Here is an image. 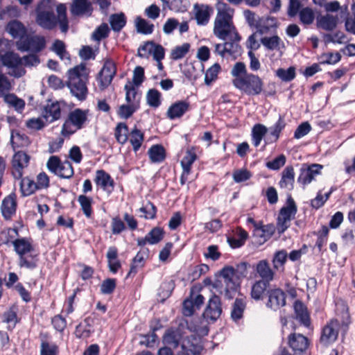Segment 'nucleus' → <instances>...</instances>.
Returning a JSON list of instances; mask_svg holds the SVG:
<instances>
[{"label": "nucleus", "mask_w": 355, "mask_h": 355, "mask_svg": "<svg viewBox=\"0 0 355 355\" xmlns=\"http://www.w3.org/2000/svg\"><path fill=\"white\" fill-rule=\"evenodd\" d=\"M65 4L55 5L53 0H42L36 8V22L45 29L53 28L58 21L62 32L68 30Z\"/></svg>", "instance_id": "nucleus-1"}, {"label": "nucleus", "mask_w": 355, "mask_h": 355, "mask_svg": "<svg viewBox=\"0 0 355 355\" xmlns=\"http://www.w3.org/2000/svg\"><path fill=\"white\" fill-rule=\"evenodd\" d=\"M218 13L214 21V34L218 39L239 42L240 37L232 21L234 10L224 3L217 4Z\"/></svg>", "instance_id": "nucleus-2"}, {"label": "nucleus", "mask_w": 355, "mask_h": 355, "mask_svg": "<svg viewBox=\"0 0 355 355\" xmlns=\"http://www.w3.org/2000/svg\"><path fill=\"white\" fill-rule=\"evenodd\" d=\"M88 76V69L84 64L76 66L68 71L67 86L72 95L78 100L83 101L87 97Z\"/></svg>", "instance_id": "nucleus-3"}, {"label": "nucleus", "mask_w": 355, "mask_h": 355, "mask_svg": "<svg viewBox=\"0 0 355 355\" xmlns=\"http://www.w3.org/2000/svg\"><path fill=\"white\" fill-rule=\"evenodd\" d=\"M233 85L248 96H257L261 93L263 87L262 80L257 75L249 73L242 78L233 79Z\"/></svg>", "instance_id": "nucleus-4"}, {"label": "nucleus", "mask_w": 355, "mask_h": 355, "mask_svg": "<svg viewBox=\"0 0 355 355\" xmlns=\"http://www.w3.org/2000/svg\"><path fill=\"white\" fill-rule=\"evenodd\" d=\"M87 110L76 108L68 114L67 119L62 125L61 133L63 136H69L81 129L87 121Z\"/></svg>", "instance_id": "nucleus-5"}, {"label": "nucleus", "mask_w": 355, "mask_h": 355, "mask_svg": "<svg viewBox=\"0 0 355 355\" xmlns=\"http://www.w3.org/2000/svg\"><path fill=\"white\" fill-rule=\"evenodd\" d=\"M2 64L10 71L9 74L15 78L23 76L26 70L23 67V60L17 53L8 51L1 55Z\"/></svg>", "instance_id": "nucleus-6"}, {"label": "nucleus", "mask_w": 355, "mask_h": 355, "mask_svg": "<svg viewBox=\"0 0 355 355\" xmlns=\"http://www.w3.org/2000/svg\"><path fill=\"white\" fill-rule=\"evenodd\" d=\"M220 283L225 285L224 295L230 299L239 284V278L237 272L232 267H225L220 272Z\"/></svg>", "instance_id": "nucleus-7"}, {"label": "nucleus", "mask_w": 355, "mask_h": 355, "mask_svg": "<svg viewBox=\"0 0 355 355\" xmlns=\"http://www.w3.org/2000/svg\"><path fill=\"white\" fill-rule=\"evenodd\" d=\"M297 212V207L295 201L288 196L286 205L280 209L277 218V230L279 233L284 232L289 226L292 219L294 218Z\"/></svg>", "instance_id": "nucleus-8"}, {"label": "nucleus", "mask_w": 355, "mask_h": 355, "mask_svg": "<svg viewBox=\"0 0 355 355\" xmlns=\"http://www.w3.org/2000/svg\"><path fill=\"white\" fill-rule=\"evenodd\" d=\"M164 49L159 44L148 42L138 49V55L141 58H148L153 55L157 62V67L159 71L164 69L162 60L164 58Z\"/></svg>", "instance_id": "nucleus-9"}, {"label": "nucleus", "mask_w": 355, "mask_h": 355, "mask_svg": "<svg viewBox=\"0 0 355 355\" xmlns=\"http://www.w3.org/2000/svg\"><path fill=\"white\" fill-rule=\"evenodd\" d=\"M46 166L51 172L60 178L68 179L73 175L71 164L67 160L62 162L57 156H51L49 159Z\"/></svg>", "instance_id": "nucleus-10"}, {"label": "nucleus", "mask_w": 355, "mask_h": 355, "mask_svg": "<svg viewBox=\"0 0 355 355\" xmlns=\"http://www.w3.org/2000/svg\"><path fill=\"white\" fill-rule=\"evenodd\" d=\"M46 44L44 37L38 35L26 36L17 42V47L21 51L39 52Z\"/></svg>", "instance_id": "nucleus-11"}, {"label": "nucleus", "mask_w": 355, "mask_h": 355, "mask_svg": "<svg viewBox=\"0 0 355 355\" xmlns=\"http://www.w3.org/2000/svg\"><path fill=\"white\" fill-rule=\"evenodd\" d=\"M116 66L113 61L106 60L98 73L97 81L101 90L107 88L116 74Z\"/></svg>", "instance_id": "nucleus-12"}, {"label": "nucleus", "mask_w": 355, "mask_h": 355, "mask_svg": "<svg viewBox=\"0 0 355 355\" xmlns=\"http://www.w3.org/2000/svg\"><path fill=\"white\" fill-rule=\"evenodd\" d=\"M29 159L30 157L23 151H18L15 153L12 159V173L15 178H21L23 171L28 166Z\"/></svg>", "instance_id": "nucleus-13"}, {"label": "nucleus", "mask_w": 355, "mask_h": 355, "mask_svg": "<svg viewBox=\"0 0 355 355\" xmlns=\"http://www.w3.org/2000/svg\"><path fill=\"white\" fill-rule=\"evenodd\" d=\"M221 313L220 298L214 295L209 300L208 304L203 313V317L207 320L214 322L220 317Z\"/></svg>", "instance_id": "nucleus-14"}, {"label": "nucleus", "mask_w": 355, "mask_h": 355, "mask_svg": "<svg viewBox=\"0 0 355 355\" xmlns=\"http://www.w3.org/2000/svg\"><path fill=\"white\" fill-rule=\"evenodd\" d=\"M201 350L199 339L195 336H187L182 340L180 355H199Z\"/></svg>", "instance_id": "nucleus-15"}, {"label": "nucleus", "mask_w": 355, "mask_h": 355, "mask_svg": "<svg viewBox=\"0 0 355 355\" xmlns=\"http://www.w3.org/2000/svg\"><path fill=\"white\" fill-rule=\"evenodd\" d=\"M286 304L285 293L280 288H272L268 291L267 307L277 311Z\"/></svg>", "instance_id": "nucleus-16"}, {"label": "nucleus", "mask_w": 355, "mask_h": 355, "mask_svg": "<svg viewBox=\"0 0 355 355\" xmlns=\"http://www.w3.org/2000/svg\"><path fill=\"white\" fill-rule=\"evenodd\" d=\"M336 314L339 318V324L341 325L342 331L345 334L348 329L349 326L352 323L351 317L349 313V306L347 304L340 300L336 304Z\"/></svg>", "instance_id": "nucleus-17"}, {"label": "nucleus", "mask_w": 355, "mask_h": 355, "mask_svg": "<svg viewBox=\"0 0 355 355\" xmlns=\"http://www.w3.org/2000/svg\"><path fill=\"white\" fill-rule=\"evenodd\" d=\"M288 345L295 354H300L308 349L309 340L304 335L294 333L288 336Z\"/></svg>", "instance_id": "nucleus-18"}, {"label": "nucleus", "mask_w": 355, "mask_h": 355, "mask_svg": "<svg viewBox=\"0 0 355 355\" xmlns=\"http://www.w3.org/2000/svg\"><path fill=\"white\" fill-rule=\"evenodd\" d=\"M94 182L98 187L107 193H111L114 189V182L113 179L103 170L96 171Z\"/></svg>", "instance_id": "nucleus-19"}, {"label": "nucleus", "mask_w": 355, "mask_h": 355, "mask_svg": "<svg viewBox=\"0 0 355 355\" xmlns=\"http://www.w3.org/2000/svg\"><path fill=\"white\" fill-rule=\"evenodd\" d=\"M189 107L190 103L188 101H177L168 107L167 116L170 119L180 118L189 111Z\"/></svg>", "instance_id": "nucleus-20"}, {"label": "nucleus", "mask_w": 355, "mask_h": 355, "mask_svg": "<svg viewBox=\"0 0 355 355\" xmlns=\"http://www.w3.org/2000/svg\"><path fill=\"white\" fill-rule=\"evenodd\" d=\"M195 19L200 26L206 25L210 19L212 8L207 5L196 4L194 6Z\"/></svg>", "instance_id": "nucleus-21"}, {"label": "nucleus", "mask_w": 355, "mask_h": 355, "mask_svg": "<svg viewBox=\"0 0 355 355\" xmlns=\"http://www.w3.org/2000/svg\"><path fill=\"white\" fill-rule=\"evenodd\" d=\"M196 159V155L192 150H187L183 159L181 161V166L183 171L180 178V182L184 184L187 180V177L190 173L191 168L195 160Z\"/></svg>", "instance_id": "nucleus-22"}, {"label": "nucleus", "mask_w": 355, "mask_h": 355, "mask_svg": "<svg viewBox=\"0 0 355 355\" xmlns=\"http://www.w3.org/2000/svg\"><path fill=\"white\" fill-rule=\"evenodd\" d=\"M60 116L61 106L58 102L47 105L42 112V117L45 119L46 123H52L59 119Z\"/></svg>", "instance_id": "nucleus-23"}, {"label": "nucleus", "mask_w": 355, "mask_h": 355, "mask_svg": "<svg viewBox=\"0 0 355 355\" xmlns=\"http://www.w3.org/2000/svg\"><path fill=\"white\" fill-rule=\"evenodd\" d=\"M295 318L305 327L311 324L309 312L307 307L300 301H295L293 305Z\"/></svg>", "instance_id": "nucleus-24"}, {"label": "nucleus", "mask_w": 355, "mask_h": 355, "mask_svg": "<svg viewBox=\"0 0 355 355\" xmlns=\"http://www.w3.org/2000/svg\"><path fill=\"white\" fill-rule=\"evenodd\" d=\"M73 15H90L92 8L88 0H73L71 6Z\"/></svg>", "instance_id": "nucleus-25"}, {"label": "nucleus", "mask_w": 355, "mask_h": 355, "mask_svg": "<svg viewBox=\"0 0 355 355\" xmlns=\"http://www.w3.org/2000/svg\"><path fill=\"white\" fill-rule=\"evenodd\" d=\"M6 30L13 38L21 40L24 39L26 35L25 26L19 21L16 19L8 22Z\"/></svg>", "instance_id": "nucleus-26"}, {"label": "nucleus", "mask_w": 355, "mask_h": 355, "mask_svg": "<svg viewBox=\"0 0 355 355\" xmlns=\"http://www.w3.org/2000/svg\"><path fill=\"white\" fill-rule=\"evenodd\" d=\"M17 203L15 196L9 195L6 197L1 203V210L6 219H10L15 214Z\"/></svg>", "instance_id": "nucleus-27"}, {"label": "nucleus", "mask_w": 355, "mask_h": 355, "mask_svg": "<svg viewBox=\"0 0 355 355\" xmlns=\"http://www.w3.org/2000/svg\"><path fill=\"white\" fill-rule=\"evenodd\" d=\"M338 325V319H333L331 320L329 324H327L324 327L322 331L320 340L322 342L329 343L334 342L337 339L338 331L334 327V324Z\"/></svg>", "instance_id": "nucleus-28"}, {"label": "nucleus", "mask_w": 355, "mask_h": 355, "mask_svg": "<svg viewBox=\"0 0 355 355\" xmlns=\"http://www.w3.org/2000/svg\"><path fill=\"white\" fill-rule=\"evenodd\" d=\"M148 254L149 250L147 248H142L138 252L132 260L127 277H130L132 274H136L137 269L144 266L146 259L148 257Z\"/></svg>", "instance_id": "nucleus-29"}, {"label": "nucleus", "mask_w": 355, "mask_h": 355, "mask_svg": "<svg viewBox=\"0 0 355 355\" xmlns=\"http://www.w3.org/2000/svg\"><path fill=\"white\" fill-rule=\"evenodd\" d=\"M295 181V173L292 166H287L282 172L279 186L282 189L291 191L293 188Z\"/></svg>", "instance_id": "nucleus-30"}, {"label": "nucleus", "mask_w": 355, "mask_h": 355, "mask_svg": "<svg viewBox=\"0 0 355 355\" xmlns=\"http://www.w3.org/2000/svg\"><path fill=\"white\" fill-rule=\"evenodd\" d=\"M263 46L268 50L277 51L282 54V50L284 49V42L277 35L272 37H263L261 39Z\"/></svg>", "instance_id": "nucleus-31"}, {"label": "nucleus", "mask_w": 355, "mask_h": 355, "mask_svg": "<svg viewBox=\"0 0 355 355\" xmlns=\"http://www.w3.org/2000/svg\"><path fill=\"white\" fill-rule=\"evenodd\" d=\"M38 260V253L34 250L19 257V266L28 269H34L37 266Z\"/></svg>", "instance_id": "nucleus-32"}, {"label": "nucleus", "mask_w": 355, "mask_h": 355, "mask_svg": "<svg viewBox=\"0 0 355 355\" xmlns=\"http://www.w3.org/2000/svg\"><path fill=\"white\" fill-rule=\"evenodd\" d=\"M237 42L227 41L223 44H216L215 45V52L221 57H225L227 54L233 55L239 51V46Z\"/></svg>", "instance_id": "nucleus-33"}, {"label": "nucleus", "mask_w": 355, "mask_h": 355, "mask_svg": "<svg viewBox=\"0 0 355 355\" xmlns=\"http://www.w3.org/2000/svg\"><path fill=\"white\" fill-rule=\"evenodd\" d=\"M256 271L266 282H270L274 279V272L270 268L268 262L266 260H261L257 264Z\"/></svg>", "instance_id": "nucleus-34"}, {"label": "nucleus", "mask_w": 355, "mask_h": 355, "mask_svg": "<svg viewBox=\"0 0 355 355\" xmlns=\"http://www.w3.org/2000/svg\"><path fill=\"white\" fill-rule=\"evenodd\" d=\"M182 338L180 330L179 329H168L164 335L163 342L170 347H177Z\"/></svg>", "instance_id": "nucleus-35"}, {"label": "nucleus", "mask_w": 355, "mask_h": 355, "mask_svg": "<svg viewBox=\"0 0 355 355\" xmlns=\"http://www.w3.org/2000/svg\"><path fill=\"white\" fill-rule=\"evenodd\" d=\"M124 89L125 91V101L127 103L139 107L141 94L135 86L132 83H128L125 85Z\"/></svg>", "instance_id": "nucleus-36"}, {"label": "nucleus", "mask_w": 355, "mask_h": 355, "mask_svg": "<svg viewBox=\"0 0 355 355\" xmlns=\"http://www.w3.org/2000/svg\"><path fill=\"white\" fill-rule=\"evenodd\" d=\"M128 139L132 146L134 152L137 153L144 142V135L140 130L134 128L130 132Z\"/></svg>", "instance_id": "nucleus-37"}, {"label": "nucleus", "mask_w": 355, "mask_h": 355, "mask_svg": "<svg viewBox=\"0 0 355 355\" xmlns=\"http://www.w3.org/2000/svg\"><path fill=\"white\" fill-rule=\"evenodd\" d=\"M338 21V19L337 16L334 17L327 14L318 19V25L324 30L331 31L336 27Z\"/></svg>", "instance_id": "nucleus-38"}, {"label": "nucleus", "mask_w": 355, "mask_h": 355, "mask_svg": "<svg viewBox=\"0 0 355 355\" xmlns=\"http://www.w3.org/2000/svg\"><path fill=\"white\" fill-rule=\"evenodd\" d=\"M13 246L19 257L34 250L31 243L26 239H18L13 241Z\"/></svg>", "instance_id": "nucleus-39"}, {"label": "nucleus", "mask_w": 355, "mask_h": 355, "mask_svg": "<svg viewBox=\"0 0 355 355\" xmlns=\"http://www.w3.org/2000/svg\"><path fill=\"white\" fill-rule=\"evenodd\" d=\"M10 142L12 148L15 149L27 146L29 144V139L24 134H21L17 130H13L10 135Z\"/></svg>", "instance_id": "nucleus-40"}, {"label": "nucleus", "mask_w": 355, "mask_h": 355, "mask_svg": "<svg viewBox=\"0 0 355 355\" xmlns=\"http://www.w3.org/2000/svg\"><path fill=\"white\" fill-rule=\"evenodd\" d=\"M273 234L272 227L269 225H262L257 227L254 230V235L259 238L258 242L261 244L268 240Z\"/></svg>", "instance_id": "nucleus-41"}, {"label": "nucleus", "mask_w": 355, "mask_h": 355, "mask_svg": "<svg viewBox=\"0 0 355 355\" xmlns=\"http://www.w3.org/2000/svg\"><path fill=\"white\" fill-rule=\"evenodd\" d=\"M148 155L152 162H161L165 158V150L161 145H153L148 150Z\"/></svg>", "instance_id": "nucleus-42"}, {"label": "nucleus", "mask_w": 355, "mask_h": 355, "mask_svg": "<svg viewBox=\"0 0 355 355\" xmlns=\"http://www.w3.org/2000/svg\"><path fill=\"white\" fill-rule=\"evenodd\" d=\"M274 25L275 19L273 17H260L254 27L257 32L262 35L267 33Z\"/></svg>", "instance_id": "nucleus-43"}, {"label": "nucleus", "mask_w": 355, "mask_h": 355, "mask_svg": "<svg viewBox=\"0 0 355 355\" xmlns=\"http://www.w3.org/2000/svg\"><path fill=\"white\" fill-rule=\"evenodd\" d=\"M268 285V282L263 280L257 281L252 286L251 296L256 300H260Z\"/></svg>", "instance_id": "nucleus-44"}, {"label": "nucleus", "mask_w": 355, "mask_h": 355, "mask_svg": "<svg viewBox=\"0 0 355 355\" xmlns=\"http://www.w3.org/2000/svg\"><path fill=\"white\" fill-rule=\"evenodd\" d=\"M20 187L24 196H28L38 189L36 183L27 177L21 179Z\"/></svg>", "instance_id": "nucleus-45"}, {"label": "nucleus", "mask_w": 355, "mask_h": 355, "mask_svg": "<svg viewBox=\"0 0 355 355\" xmlns=\"http://www.w3.org/2000/svg\"><path fill=\"white\" fill-rule=\"evenodd\" d=\"M2 96L3 97L4 101L10 106L13 107L17 112H21L24 108V101L17 98L15 94H5Z\"/></svg>", "instance_id": "nucleus-46"}, {"label": "nucleus", "mask_w": 355, "mask_h": 355, "mask_svg": "<svg viewBox=\"0 0 355 355\" xmlns=\"http://www.w3.org/2000/svg\"><path fill=\"white\" fill-rule=\"evenodd\" d=\"M267 128L262 124H256L252 128V144L257 147L267 132Z\"/></svg>", "instance_id": "nucleus-47"}, {"label": "nucleus", "mask_w": 355, "mask_h": 355, "mask_svg": "<svg viewBox=\"0 0 355 355\" xmlns=\"http://www.w3.org/2000/svg\"><path fill=\"white\" fill-rule=\"evenodd\" d=\"M288 258L286 250H282L275 252L272 259V264L277 270H284V266Z\"/></svg>", "instance_id": "nucleus-48"}, {"label": "nucleus", "mask_w": 355, "mask_h": 355, "mask_svg": "<svg viewBox=\"0 0 355 355\" xmlns=\"http://www.w3.org/2000/svg\"><path fill=\"white\" fill-rule=\"evenodd\" d=\"M129 134L128 126L123 123H119L115 128V137L121 144H124L128 140Z\"/></svg>", "instance_id": "nucleus-49"}, {"label": "nucleus", "mask_w": 355, "mask_h": 355, "mask_svg": "<svg viewBox=\"0 0 355 355\" xmlns=\"http://www.w3.org/2000/svg\"><path fill=\"white\" fill-rule=\"evenodd\" d=\"M52 50L60 57L62 60L66 61V64L69 62L70 58L66 51L65 45L61 40H57L54 42Z\"/></svg>", "instance_id": "nucleus-50"}, {"label": "nucleus", "mask_w": 355, "mask_h": 355, "mask_svg": "<svg viewBox=\"0 0 355 355\" xmlns=\"http://www.w3.org/2000/svg\"><path fill=\"white\" fill-rule=\"evenodd\" d=\"M110 23L114 31H119L125 25V17L123 13L112 15L110 16Z\"/></svg>", "instance_id": "nucleus-51"}, {"label": "nucleus", "mask_w": 355, "mask_h": 355, "mask_svg": "<svg viewBox=\"0 0 355 355\" xmlns=\"http://www.w3.org/2000/svg\"><path fill=\"white\" fill-rule=\"evenodd\" d=\"M297 182L303 187L311 183V165L304 164L300 169V174L298 177Z\"/></svg>", "instance_id": "nucleus-52"}, {"label": "nucleus", "mask_w": 355, "mask_h": 355, "mask_svg": "<svg viewBox=\"0 0 355 355\" xmlns=\"http://www.w3.org/2000/svg\"><path fill=\"white\" fill-rule=\"evenodd\" d=\"M3 322L8 324V328L12 329L15 327L17 322V308L12 306L3 314Z\"/></svg>", "instance_id": "nucleus-53"}, {"label": "nucleus", "mask_w": 355, "mask_h": 355, "mask_svg": "<svg viewBox=\"0 0 355 355\" xmlns=\"http://www.w3.org/2000/svg\"><path fill=\"white\" fill-rule=\"evenodd\" d=\"M146 100L149 106L157 107L161 104V93L155 89H149L146 94Z\"/></svg>", "instance_id": "nucleus-54"}, {"label": "nucleus", "mask_w": 355, "mask_h": 355, "mask_svg": "<svg viewBox=\"0 0 355 355\" xmlns=\"http://www.w3.org/2000/svg\"><path fill=\"white\" fill-rule=\"evenodd\" d=\"M135 24L137 31L141 33L150 34L153 31V24L139 17H137Z\"/></svg>", "instance_id": "nucleus-55"}, {"label": "nucleus", "mask_w": 355, "mask_h": 355, "mask_svg": "<svg viewBox=\"0 0 355 355\" xmlns=\"http://www.w3.org/2000/svg\"><path fill=\"white\" fill-rule=\"evenodd\" d=\"M78 201L80 203L81 209L85 216L87 218H90L92 214V199L85 195H80L78 198Z\"/></svg>", "instance_id": "nucleus-56"}, {"label": "nucleus", "mask_w": 355, "mask_h": 355, "mask_svg": "<svg viewBox=\"0 0 355 355\" xmlns=\"http://www.w3.org/2000/svg\"><path fill=\"white\" fill-rule=\"evenodd\" d=\"M245 307V304L243 300L236 299L231 313L232 318L234 321H236L242 318Z\"/></svg>", "instance_id": "nucleus-57"}, {"label": "nucleus", "mask_w": 355, "mask_h": 355, "mask_svg": "<svg viewBox=\"0 0 355 355\" xmlns=\"http://www.w3.org/2000/svg\"><path fill=\"white\" fill-rule=\"evenodd\" d=\"M190 44L189 43H184L182 45L175 46L171 53L173 60H180L184 57L190 49Z\"/></svg>", "instance_id": "nucleus-58"}, {"label": "nucleus", "mask_w": 355, "mask_h": 355, "mask_svg": "<svg viewBox=\"0 0 355 355\" xmlns=\"http://www.w3.org/2000/svg\"><path fill=\"white\" fill-rule=\"evenodd\" d=\"M275 74L282 81L288 82L295 77V69L293 67L287 69L279 68L276 71Z\"/></svg>", "instance_id": "nucleus-59"}, {"label": "nucleus", "mask_w": 355, "mask_h": 355, "mask_svg": "<svg viewBox=\"0 0 355 355\" xmlns=\"http://www.w3.org/2000/svg\"><path fill=\"white\" fill-rule=\"evenodd\" d=\"M340 59L341 55L338 52L323 53L319 58V63L322 64H334L338 62L340 60Z\"/></svg>", "instance_id": "nucleus-60"}, {"label": "nucleus", "mask_w": 355, "mask_h": 355, "mask_svg": "<svg viewBox=\"0 0 355 355\" xmlns=\"http://www.w3.org/2000/svg\"><path fill=\"white\" fill-rule=\"evenodd\" d=\"M164 230L160 227L153 228L148 234V244L154 245L159 243L164 237Z\"/></svg>", "instance_id": "nucleus-61"}, {"label": "nucleus", "mask_w": 355, "mask_h": 355, "mask_svg": "<svg viewBox=\"0 0 355 355\" xmlns=\"http://www.w3.org/2000/svg\"><path fill=\"white\" fill-rule=\"evenodd\" d=\"M220 69V65L216 63L207 70L205 77V83L206 85H209L217 78Z\"/></svg>", "instance_id": "nucleus-62"}, {"label": "nucleus", "mask_w": 355, "mask_h": 355, "mask_svg": "<svg viewBox=\"0 0 355 355\" xmlns=\"http://www.w3.org/2000/svg\"><path fill=\"white\" fill-rule=\"evenodd\" d=\"M19 14V10L17 6H8L0 11V19L4 20L8 18L17 17Z\"/></svg>", "instance_id": "nucleus-63"}, {"label": "nucleus", "mask_w": 355, "mask_h": 355, "mask_svg": "<svg viewBox=\"0 0 355 355\" xmlns=\"http://www.w3.org/2000/svg\"><path fill=\"white\" fill-rule=\"evenodd\" d=\"M231 74L234 78V79L242 78L246 74L247 69L245 64L241 62H236L231 70Z\"/></svg>", "instance_id": "nucleus-64"}]
</instances>
